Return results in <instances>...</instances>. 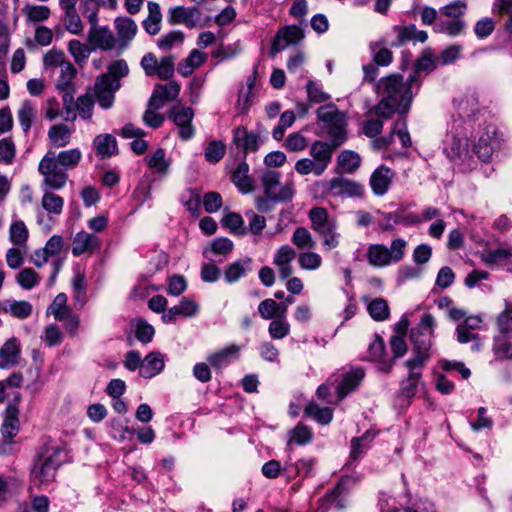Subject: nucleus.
Segmentation results:
<instances>
[{
    "instance_id": "obj_14",
    "label": "nucleus",
    "mask_w": 512,
    "mask_h": 512,
    "mask_svg": "<svg viewBox=\"0 0 512 512\" xmlns=\"http://www.w3.org/2000/svg\"><path fill=\"white\" fill-rule=\"evenodd\" d=\"M77 3L74 0H59L61 21L65 29L73 35H80L84 30L83 21L77 11Z\"/></svg>"
},
{
    "instance_id": "obj_53",
    "label": "nucleus",
    "mask_w": 512,
    "mask_h": 512,
    "mask_svg": "<svg viewBox=\"0 0 512 512\" xmlns=\"http://www.w3.org/2000/svg\"><path fill=\"white\" fill-rule=\"evenodd\" d=\"M82 159V153L78 148L68 149L56 154V161L66 171L74 169Z\"/></svg>"
},
{
    "instance_id": "obj_15",
    "label": "nucleus",
    "mask_w": 512,
    "mask_h": 512,
    "mask_svg": "<svg viewBox=\"0 0 512 512\" xmlns=\"http://www.w3.org/2000/svg\"><path fill=\"white\" fill-rule=\"evenodd\" d=\"M304 38L303 29L297 25H290L280 29L273 40L271 54L275 55L290 45L298 44Z\"/></svg>"
},
{
    "instance_id": "obj_47",
    "label": "nucleus",
    "mask_w": 512,
    "mask_h": 512,
    "mask_svg": "<svg viewBox=\"0 0 512 512\" xmlns=\"http://www.w3.org/2000/svg\"><path fill=\"white\" fill-rule=\"evenodd\" d=\"M466 24L462 19L439 20L435 30L448 36L455 37L465 33Z\"/></svg>"
},
{
    "instance_id": "obj_33",
    "label": "nucleus",
    "mask_w": 512,
    "mask_h": 512,
    "mask_svg": "<svg viewBox=\"0 0 512 512\" xmlns=\"http://www.w3.org/2000/svg\"><path fill=\"white\" fill-rule=\"evenodd\" d=\"M165 367L164 356L157 351H153L143 359L141 367V377L150 379L160 374Z\"/></svg>"
},
{
    "instance_id": "obj_9",
    "label": "nucleus",
    "mask_w": 512,
    "mask_h": 512,
    "mask_svg": "<svg viewBox=\"0 0 512 512\" xmlns=\"http://www.w3.org/2000/svg\"><path fill=\"white\" fill-rule=\"evenodd\" d=\"M321 186L327 195L333 197L354 198L362 197L364 194V188L360 183L341 176L325 180Z\"/></svg>"
},
{
    "instance_id": "obj_55",
    "label": "nucleus",
    "mask_w": 512,
    "mask_h": 512,
    "mask_svg": "<svg viewBox=\"0 0 512 512\" xmlns=\"http://www.w3.org/2000/svg\"><path fill=\"white\" fill-rule=\"evenodd\" d=\"M67 300L65 293H59L48 307V312L51 313L57 321H62L69 316L71 309L67 306Z\"/></svg>"
},
{
    "instance_id": "obj_26",
    "label": "nucleus",
    "mask_w": 512,
    "mask_h": 512,
    "mask_svg": "<svg viewBox=\"0 0 512 512\" xmlns=\"http://www.w3.org/2000/svg\"><path fill=\"white\" fill-rule=\"evenodd\" d=\"M99 247L100 241L96 235L80 231L74 236L72 254L80 256L84 253H92Z\"/></svg>"
},
{
    "instance_id": "obj_28",
    "label": "nucleus",
    "mask_w": 512,
    "mask_h": 512,
    "mask_svg": "<svg viewBox=\"0 0 512 512\" xmlns=\"http://www.w3.org/2000/svg\"><path fill=\"white\" fill-rule=\"evenodd\" d=\"M233 242L228 238H215L203 251L204 256L213 262H222L233 250Z\"/></svg>"
},
{
    "instance_id": "obj_41",
    "label": "nucleus",
    "mask_w": 512,
    "mask_h": 512,
    "mask_svg": "<svg viewBox=\"0 0 512 512\" xmlns=\"http://www.w3.org/2000/svg\"><path fill=\"white\" fill-rule=\"evenodd\" d=\"M360 477H342L337 487L326 496V501L331 508L342 509L346 506L345 499L342 497V491L350 481H359Z\"/></svg>"
},
{
    "instance_id": "obj_7",
    "label": "nucleus",
    "mask_w": 512,
    "mask_h": 512,
    "mask_svg": "<svg viewBox=\"0 0 512 512\" xmlns=\"http://www.w3.org/2000/svg\"><path fill=\"white\" fill-rule=\"evenodd\" d=\"M453 105L457 113V118L453 119L457 121L456 126L471 129L474 117L481 111L477 94L469 91L459 95L454 98Z\"/></svg>"
},
{
    "instance_id": "obj_54",
    "label": "nucleus",
    "mask_w": 512,
    "mask_h": 512,
    "mask_svg": "<svg viewBox=\"0 0 512 512\" xmlns=\"http://www.w3.org/2000/svg\"><path fill=\"white\" fill-rule=\"evenodd\" d=\"M115 27L119 38L122 40L130 41L134 38L137 32V25L135 21L129 17L116 18Z\"/></svg>"
},
{
    "instance_id": "obj_38",
    "label": "nucleus",
    "mask_w": 512,
    "mask_h": 512,
    "mask_svg": "<svg viewBox=\"0 0 512 512\" xmlns=\"http://www.w3.org/2000/svg\"><path fill=\"white\" fill-rule=\"evenodd\" d=\"M366 257L373 267L381 268L391 264L388 247L384 244H371L367 249Z\"/></svg>"
},
{
    "instance_id": "obj_57",
    "label": "nucleus",
    "mask_w": 512,
    "mask_h": 512,
    "mask_svg": "<svg viewBox=\"0 0 512 512\" xmlns=\"http://www.w3.org/2000/svg\"><path fill=\"white\" fill-rule=\"evenodd\" d=\"M323 237V247L326 250H332L339 245V233L337 232L336 222L333 221L327 226L317 231Z\"/></svg>"
},
{
    "instance_id": "obj_51",
    "label": "nucleus",
    "mask_w": 512,
    "mask_h": 512,
    "mask_svg": "<svg viewBox=\"0 0 512 512\" xmlns=\"http://www.w3.org/2000/svg\"><path fill=\"white\" fill-rule=\"evenodd\" d=\"M29 232L25 223L21 220L14 221L9 229V240L22 248L27 247Z\"/></svg>"
},
{
    "instance_id": "obj_19",
    "label": "nucleus",
    "mask_w": 512,
    "mask_h": 512,
    "mask_svg": "<svg viewBox=\"0 0 512 512\" xmlns=\"http://www.w3.org/2000/svg\"><path fill=\"white\" fill-rule=\"evenodd\" d=\"M77 75V69L74 65L68 61L62 65L52 76L55 78L56 89L60 92L75 93L76 85L75 78Z\"/></svg>"
},
{
    "instance_id": "obj_5",
    "label": "nucleus",
    "mask_w": 512,
    "mask_h": 512,
    "mask_svg": "<svg viewBox=\"0 0 512 512\" xmlns=\"http://www.w3.org/2000/svg\"><path fill=\"white\" fill-rule=\"evenodd\" d=\"M457 121H453L451 130L446 140L444 152L455 163H465L470 159L468 150V127L456 126Z\"/></svg>"
},
{
    "instance_id": "obj_16",
    "label": "nucleus",
    "mask_w": 512,
    "mask_h": 512,
    "mask_svg": "<svg viewBox=\"0 0 512 512\" xmlns=\"http://www.w3.org/2000/svg\"><path fill=\"white\" fill-rule=\"evenodd\" d=\"M201 12L197 7L175 6L168 10L167 21L170 25L183 24L187 28L197 26Z\"/></svg>"
},
{
    "instance_id": "obj_44",
    "label": "nucleus",
    "mask_w": 512,
    "mask_h": 512,
    "mask_svg": "<svg viewBox=\"0 0 512 512\" xmlns=\"http://www.w3.org/2000/svg\"><path fill=\"white\" fill-rule=\"evenodd\" d=\"M155 182H157L155 175L144 174L133 191V199L140 204L145 203L151 198L152 185Z\"/></svg>"
},
{
    "instance_id": "obj_62",
    "label": "nucleus",
    "mask_w": 512,
    "mask_h": 512,
    "mask_svg": "<svg viewBox=\"0 0 512 512\" xmlns=\"http://www.w3.org/2000/svg\"><path fill=\"white\" fill-rule=\"evenodd\" d=\"M496 323L503 336L512 333V303L505 301V309L497 316Z\"/></svg>"
},
{
    "instance_id": "obj_11",
    "label": "nucleus",
    "mask_w": 512,
    "mask_h": 512,
    "mask_svg": "<svg viewBox=\"0 0 512 512\" xmlns=\"http://www.w3.org/2000/svg\"><path fill=\"white\" fill-rule=\"evenodd\" d=\"M119 88L120 82L118 80L111 79L107 74H101L96 78L93 96L102 109H109L114 104L115 92Z\"/></svg>"
},
{
    "instance_id": "obj_60",
    "label": "nucleus",
    "mask_w": 512,
    "mask_h": 512,
    "mask_svg": "<svg viewBox=\"0 0 512 512\" xmlns=\"http://www.w3.org/2000/svg\"><path fill=\"white\" fill-rule=\"evenodd\" d=\"M346 121L345 117L341 119V121H338L334 124H331L326 127L327 133L329 137L331 138L330 144L337 148L341 146L346 141Z\"/></svg>"
},
{
    "instance_id": "obj_8",
    "label": "nucleus",
    "mask_w": 512,
    "mask_h": 512,
    "mask_svg": "<svg viewBox=\"0 0 512 512\" xmlns=\"http://www.w3.org/2000/svg\"><path fill=\"white\" fill-rule=\"evenodd\" d=\"M140 65L146 76H157L161 80H168L174 75L175 57L167 55L158 60L153 53H146Z\"/></svg>"
},
{
    "instance_id": "obj_25",
    "label": "nucleus",
    "mask_w": 512,
    "mask_h": 512,
    "mask_svg": "<svg viewBox=\"0 0 512 512\" xmlns=\"http://www.w3.org/2000/svg\"><path fill=\"white\" fill-rule=\"evenodd\" d=\"M394 177L393 171L386 167H378L370 177V186L377 196H383L389 189Z\"/></svg>"
},
{
    "instance_id": "obj_10",
    "label": "nucleus",
    "mask_w": 512,
    "mask_h": 512,
    "mask_svg": "<svg viewBox=\"0 0 512 512\" xmlns=\"http://www.w3.org/2000/svg\"><path fill=\"white\" fill-rule=\"evenodd\" d=\"M501 141L502 138L497 128L492 124L486 125L474 146V154L483 162H487L491 159L493 153L500 148Z\"/></svg>"
},
{
    "instance_id": "obj_48",
    "label": "nucleus",
    "mask_w": 512,
    "mask_h": 512,
    "mask_svg": "<svg viewBox=\"0 0 512 512\" xmlns=\"http://www.w3.org/2000/svg\"><path fill=\"white\" fill-rule=\"evenodd\" d=\"M184 39V32L180 30H172L160 36L156 45L161 51H169L174 47L182 46Z\"/></svg>"
},
{
    "instance_id": "obj_3",
    "label": "nucleus",
    "mask_w": 512,
    "mask_h": 512,
    "mask_svg": "<svg viewBox=\"0 0 512 512\" xmlns=\"http://www.w3.org/2000/svg\"><path fill=\"white\" fill-rule=\"evenodd\" d=\"M435 319L430 313H424L421 316L417 327L411 330V341L413 344L414 356L409 360L418 361L425 364L430 355L429 350L432 345Z\"/></svg>"
},
{
    "instance_id": "obj_61",
    "label": "nucleus",
    "mask_w": 512,
    "mask_h": 512,
    "mask_svg": "<svg viewBox=\"0 0 512 512\" xmlns=\"http://www.w3.org/2000/svg\"><path fill=\"white\" fill-rule=\"evenodd\" d=\"M68 50L74 58L75 62L79 65L85 63L91 53L90 48L86 44L76 39L69 41Z\"/></svg>"
},
{
    "instance_id": "obj_13",
    "label": "nucleus",
    "mask_w": 512,
    "mask_h": 512,
    "mask_svg": "<svg viewBox=\"0 0 512 512\" xmlns=\"http://www.w3.org/2000/svg\"><path fill=\"white\" fill-rule=\"evenodd\" d=\"M364 370L361 368H353L348 372L332 375L333 378H339L336 382L335 392L337 394V401L335 404L342 401L349 393L354 391L364 378Z\"/></svg>"
},
{
    "instance_id": "obj_22",
    "label": "nucleus",
    "mask_w": 512,
    "mask_h": 512,
    "mask_svg": "<svg viewBox=\"0 0 512 512\" xmlns=\"http://www.w3.org/2000/svg\"><path fill=\"white\" fill-rule=\"evenodd\" d=\"M21 346L17 338H9L0 348V369H9L19 363Z\"/></svg>"
},
{
    "instance_id": "obj_34",
    "label": "nucleus",
    "mask_w": 512,
    "mask_h": 512,
    "mask_svg": "<svg viewBox=\"0 0 512 512\" xmlns=\"http://www.w3.org/2000/svg\"><path fill=\"white\" fill-rule=\"evenodd\" d=\"M231 180L242 193H249L253 190V180L249 176V165L246 159H242L232 172Z\"/></svg>"
},
{
    "instance_id": "obj_45",
    "label": "nucleus",
    "mask_w": 512,
    "mask_h": 512,
    "mask_svg": "<svg viewBox=\"0 0 512 512\" xmlns=\"http://www.w3.org/2000/svg\"><path fill=\"white\" fill-rule=\"evenodd\" d=\"M37 115V110L34 103L30 100H25L21 103V106L18 110V120L22 130L27 133L33 121L35 120Z\"/></svg>"
},
{
    "instance_id": "obj_59",
    "label": "nucleus",
    "mask_w": 512,
    "mask_h": 512,
    "mask_svg": "<svg viewBox=\"0 0 512 512\" xmlns=\"http://www.w3.org/2000/svg\"><path fill=\"white\" fill-rule=\"evenodd\" d=\"M41 277L32 268H24L16 275L17 284L24 290H31L40 283Z\"/></svg>"
},
{
    "instance_id": "obj_36",
    "label": "nucleus",
    "mask_w": 512,
    "mask_h": 512,
    "mask_svg": "<svg viewBox=\"0 0 512 512\" xmlns=\"http://www.w3.org/2000/svg\"><path fill=\"white\" fill-rule=\"evenodd\" d=\"M207 59V55L197 49H193L177 67L178 73L183 77L190 76L193 71L199 68Z\"/></svg>"
},
{
    "instance_id": "obj_42",
    "label": "nucleus",
    "mask_w": 512,
    "mask_h": 512,
    "mask_svg": "<svg viewBox=\"0 0 512 512\" xmlns=\"http://www.w3.org/2000/svg\"><path fill=\"white\" fill-rule=\"evenodd\" d=\"M315 461L312 458L300 459L295 463L287 462L283 467V472L289 477H307L313 470Z\"/></svg>"
},
{
    "instance_id": "obj_49",
    "label": "nucleus",
    "mask_w": 512,
    "mask_h": 512,
    "mask_svg": "<svg viewBox=\"0 0 512 512\" xmlns=\"http://www.w3.org/2000/svg\"><path fill=\"white\" fill-rule=\"evenodd\" d=\"M306 416L313 418L322 425L329 424L333 419V410L329 407L321 408L315 402H310L304 410Z\"/></svg>"
},
{
    "instance_id": "obj_21",
    "label": "nucleus",
    "mask_w": 512,
    "mask_h": 512,
    "mask_svg": "<svg viewBox=\"0 0 512 512\" xmlns=\"http://www.w3.org/2000/svg\"><path fill=\"white\" fill-rule=\"evenodd\" d=\"M19 408L16 404L9 403L4 410V418L1 425V434L5 440H12L20 429L18 418Z\"/></svg>"
},
{
    "instance_id": "obj_27",
    "label": "nucleus",
    "mask_w": 512,
    "mask_h": 512,
    "mask_svg": "<svg viewBox=\"0 0 512 512\" xmlns=\"http://www.w3.org/2000/svg\"><path fill=\"white\" fill-rule=\"evenodd\" d=\"M0 312L24 320L32 315L33 306L26 300L4 299L0 301Z\"/></svg>"
},
{
    "instance_id": "obj_12",
    "label": "nucleus",
    "mask_w": 512,
    "mask_h": 512,
    "mask_svg": "<svg viewBox=\"0 0 512 512\" xmlns=\"http://www.w3.org/2000/svg\"><path fill=\"white\" fill-rule=\"evenodd\" d=\"M193 117L194 112L190 107L174 105L168 112V118L179 128V137L182 140H189L194 136Z\"/></svg>"
},
{
    "instance_id": "obj_4",
    "label": "nucleus",
    "mask_w": 512,
    "mask_h": 512,
    "mask_svg": "<svg viewBox=\"0 0 512 512\" xmlns=\"http://www.w3.org/2000/svg\"><path fill=\"white\" fill-rule=\"evenodd\" d=\"M38 171L43 176L41 187L60 190L68 181L67 171L58 164L56 153L53 151H48L43 156L39 162Z\"/></svg>"
},
{
    "instance_id": "obj_52",
    "label": "nucleus",
    "mask_w": 512,
    "mask_h": 512,
    "mask_svg": "<svg viewBox=\"0 0 512 512\" xmlns=\"http://www.w3.org/2000/svg\"><path fill=\"white\" fill-rule=\"evenodd\" d=\"M292 243L299 249L311 250L316 247L312 234L305 227H297L291 237Z\"/></svg>"
},
{
    "instance_id": "obj_63",
    "label": "nucleus",
    "mask_w": 512,
    "mask_h": 512,
    "mask_svg": "<svg viewBox=\"0 0 512 512\" xmlns=\"http://www.w3.org/2000/svg\"><path fill=\"white\" fill-rule=\"evenodd\" d=\"M75 107L78 111L79 116L84 119H90L93 115L94 99L93 95L89 92L81 95L75 101Z\"/></svg>"
},
{
    "instance_id": "obj_37",
    "label": "nucleus",
    "mask_w": 512,
    "mask_h": 512,
    "mask_svg": "<svg viewBox=\"0 0 512 512\" xmlns=\"http://www.w3.org/2000/svg\"><path fill=\"white\" fill-rule=\"evenodd\" d=\"M72 129L65 124H56L49 128L48 139L54 148H62L67 146L72 137Z\"/></svg>"
},
{
    "instance_id": "obj_23",
    "label": "nucleus",
    "mask_w": 512,
    "mask_h": 512,
    "mask_svg": "<svg viewBox=\"0 0 512 512\" xmlns=\"http://www.w3.org/2000/svg\"><path fill=\"white\" fill-rule=\"evenodd\" d=\"M88 41L94 47L104 51L115 47L116 39L107 26L94 27L89 30Z\"/></svg>"
},
{
    "instance_id": "obj_2",
    "label": "nucleus",
    "mask_w": 512,
    "mask_h": 512,
    "mask_svg": "<svg viewBox=\"0 0 512 512\" xmlns=\"http://www.w3.org/2000/svg\"><path fill=\"white\" fill-rule=\"evenodd\" d=\"M65 452L61 447L47 448L39 455L31 469L32 481L38 485L54 481L56 471L64 461Z\"/></svg>"
},
{
    "instance_id": "obj_1",
    "label": "nucleus",
    "mask_w": 512,
    "mask_h": 512,
    "mask_svg": "<svg viewBox=\"0 0 512 512\" xmlns=\"http://www.w3.org/2000/svg\"><path fill=\"white\" fill-rule=\"evenodd\" d=\"M416 83V73L409 75L407 80L398 74L383 78L379 83L380 92L398 104V113L405 114L413 99V84Z\"/></svg>"
},
{
    "instance_id": "obj_64",
    "label": "nucleus",
    "mask_w": 512,
    "mask_h": 512,
    "mask_svg": "<svg viewBox=\"0 0 512 512\" xmlns=\"http://www.w3.org/2000/svg\"><path fill=\"white\" fill-rule=\"evenodd\" d=\"M309 218L311 227L316 232L334 221L329 219L327 210L322 207L312 208L309 212Z\"/></svg>"
},
{
    "instance_id": "obj_43",
    "label": "nucleus",
    "mask_w": 512,
    "mask_h": 512,
    "mask_svg": "<svg viewBox=\"0 0 512 512\" xmlns=\"http://www.w3.org/2000/svg\"><path fill=\"white\" fill-rule=\"evenodd\" d=\"M41 188L43 190L41 204L44 210L55 215L61 214L64 206L63 198L53 193L51 191L52 189H47L46 187Z\"/></svg>"
},
{
    "instance_id": "obj_32",
    "label": "nucleus",
    "mask_w": 512,
    "mask_h": 512,
    "mask_svg": "<svg viewBox=\"0 0 512 512\" xmlns=\"http://www.w3.org/2000/svg\"><path fill=\"white\" fill-rule=\"evenodd\" d=\"M93 147L96 155L101 159L110 158L118 153L117 140L108 133L96 136L93 141Z\"/></svg>"
},
{
    "instance_id": "obj_35",
    "label": "nucleus",
    "mask_w": 512,
    "mask_h": 512,
    "mask_svg": "<svg viewBox=\"0 0 512 512\" xmlns=\"http://www.w3.org/2000/svg\"><path fill=\"white\" fill-rule=\"evenodd\" d=\"M374 437V433L366 431L361 437L352 438L350 444V461L347 463L348 467H350L353 462H356L369 449Z\"/></svg>"
},
{
    "instance_id": "obj_20",
    "label": "nucleus",
    "mask_w": 512,
    "mask_h": 512,
    "mask_svg": "<svg viewBox=\"0 0 512 512\" xmlns=\"http://www.w3.org/2000/svg\"><path fill=\"white\" fill-rule=\"evenodd\" d=\"M425 364L407 360L405 366L408 368V377L402 382L401 392L406 397H412L416 394L418 383L422 376V369Z\"/></svg>"
},
{
    "instance_id": "obj_31",
    "label": "nucleus",
    "mask_w": 512,
    "mask_h": 512,
    "mask_svg": "<svg viewBox=\"0 0 512 512\" xmlns=\"http://www.w3.org/2000/svg\"><path fill=\"white\" fill-rule=\"evenodd\" d=\"M252 270V259L250 257L240 258L229 264L224 273L227 283H235L245 277Z\"/></svg>"
},
{
    "instance_id": "obj_39",
    "label": "nucleus",
    "mask_w": 512,
    "mask_h": 512,
    "mask_svg": "<svg viewBox=\"0 0 512 512\" xmlns=\"http://www.w3.org/2000/svg\"><path fill=\"white\" fill-rule=\"evenodd\" d=\"M148 16L143 21L145 31L150 35H156L161 29L162 13L158 3L148 2Z\"/></svg>"
},
{
    "instance_id": "obj_30",
    "label": "nucleus",
    "mask_w": 512,
    "mask_h": 512,
    "mask_svg": "<svg viewBox=\"0 0 512 512\" xmlns=\"http://www.w3.org/2000/svg\"><path fill=\"white\" fill-rule=\"evenodd\" d=\"M394 31L397 34V39L391 45L396 47L409 41L424 43L428 38L426 31L418 30L415 25L395 26Z\"/></svg>"
},
{
    "instance_id": "obj_18",
    "label": "nucleus",
    "mask_w": 512,
    "mask_h": 512,
    "mask_svg": "<svg viewBox=\"0 0 512 512\" xmlns=\"http://www.w3.org/2000/svg\"><path fill=\"white\" fill-rule=\"evenodd\" d=\"M335 147L330 143L315 141L310 146V155L316 163V176H321L331 162Z\"/></svg>"
},
{
    "instance_id": "obj_24",
    "label": "nucleus",
    "mask_w": 512,
    "mask_h": 512,
    "mask_svg": "<svg viewBox=\"0 0 512 512\" xmlns=\"http://www.w3.org/2000/svg\"><path fill=\"white\" fill-rule=\"evenodd\" d=\"M147 165L151 172L145 173L146 175H155L157 181L164 179L170 168V162L166 159L165 150L158 148L151 156L146 157Z\"/></svg>"
},
{
    "instance_id": "obj_58",
    "label": "nucleus",
    "mask_w": 512,
    "mask_h": 512,
    "mask_svg": "<svg viewBox=\"0 0 512 512\" xmlns=\"http://www.w3.org/2000/svg\"><path fill=\"white\" fill-rule=\"evenodd\" d=\"M368 313L375 321H384L390 315L388 303L383 298L372 300L367 307Z\"/></svg>"
},
{
    "instance_id": "obj_29",
    "label": "nucleus",
    "mask_w": 512,
    "mask_h": 512,
    "mask_svg": "<svg viewBox=\"0 0 512 512\" xmlns=\"http://www.w3.org/2000/svg\"><path fill=\"white\" fill-rule=\"evenodd\" d=\"M241 346L232 344L220 349L207 357L209 364L215 369H221L239 358Z\"/></svg>"
},
{
    "instance_id": "obj_40",
    "label": "nucleus",
    "mask_w": 512,
    "mask_h": 512,
    "mask_svg": "<svg viewBox=\"0 0 512 512\" xmlns=\"http://www.w3.org/2000/svg\"><path fill=\"white\" fill-rule=\"evenodd\" d=\"M512 258V248L505 245L496 249L486 250L482 254V260L490 265H505Z\"/></svg>"
},
{
    "instance_id": "obj_17",
    "label": "nucleus",
    "mask_w": 512,
    "mask_h": 512,
    "mask_svg": "<svg viewBox=\"0 0 512 512\" xmlns=\"http://www.w3.org/2000/svg\"><path fill=\"white\" fill-rule=\"evenodd\" d=\"M233 144L242 152V159H246L248 153L256 152L259 148L260 140L258 135L249 132L245 127H237L233 132Z\"/></svg>"
},
{
    "instance_id": "obj_50",
    "label": "nucleus",
    "mask_w": 512,
    "mask_h": 512,
    "mask_svg": "<svg viewBox=\"0 0 512 512\" xmlns=\"http://www.w3.org/2000/svg\"><path fill=\"white\" fill-rule=\"evenodd\" d=\"M317 118L320 122L324 123V127L341 121L344 118V114L341 113L334 104H326L320 106L316 110Z\"/></svg>"
},
{
    "instance_id": "obj_46",
    "label": "nucleus",
    "mask_w": 512,
    "mask_h": 512,
    "mask_svg": "<svg viewBox=\"0 0 512 512\" xmlns=\"http://www.w3.org/2000/svg\"><path fill=\"white\" fill-rule=\"evenodd\" d=\"M338 166L345 172L352 174L361 165V157L352 150H344L337 157Z\"/></svg>"
},
{
    "instance_id": "obj_56",
    "label": "nucleus",
    "mask_w": 512,
    "mask_h": 512,
    "mask_svg": "<svg viewBox=\"0 0 512 512\" xmlns=\"http://www.w3.org/2000/svg\"><path fill=\"white\" fill-rule=\"evenodd\" d=\"M62 51L51 50L43 58V65L46 71L53 75L58 69L68 62Z\"/></svg>"
},
{
    "instance_id": "obj_6",
    "label": "nucleus",
    "mask_w": 512,
    "mask_h": 512,
    "mask_svg": "<svg viewBox=\"0 0 512 512\" xmlns=\"http://www.w3.org/2000/svg\"><path fill=\"white\" fill-rule=\"evenodd\" d=\"M280 172L275 170H266L261 176V182L265 196L273 199L274 202H289L295 194V186L292 181H288L276 191L280 186Z\"/></svg>"
}]
</instances>
